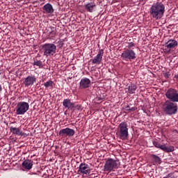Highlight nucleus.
Masks as SVG:
<instances>
[{
  "label": "nucleus",
  "mask_w": 178,
  "mask_h": 178,
  "mask_svg": "<svg viewBox=\"0 0 178 178\" xmlns=\"http://www.w3.org/2000/svg\"><path fill=\"white\" fill-rule=\"evenodd\" d=\"M165 13V5L162 3L157 2L153 4L150 8V15L156 20H159L163 17Z\"/></svg>",
  "instance_id": "obj_1"
},
{
  "label": "nucleus",
  "mask_w": 178,
  "mask_h": 178,
  "mask_svg": "<svg viewBox=\"0 0 178 178\" xmlns=\"http://www.w3.org/2000/svg\"><path fill=\"white\" fill-rule=\"evenodd\" d=\"M177 102H171L166 100L163 104V110L165 115H176L177 113Z\"/></svg>",
  "instance_id": "obj_2"
},
{
  "label": "nucleus",
  "mask_w": 178,
  "mask_h": 178,
  "mask_svg": "<svg viewBox=\"0 0 178 178\" xmlns=\"http://www.w3.org/2000/svg\"><path fill=\"white\" fill-rule=\"evenodd\" d=\"M120 166V162L119 160H115L113 159H108L104 165V172H115V169H119Z\"/></svg>",
  "instance_id": "obj_3"
},
{
  "label": "nucleus",
  "mask_w": 178,
  "mask_h": 178,
  "mask_svg": "<svg viewBox=\"0 0 178 178\" xmlns=\"http://www.w3.org/2000/svg\"><path fill=\"white\" fill-rule=\"evenodd\" d=\"M44 56H54L56 54V45L54 43H46L42 46Z\"/></svg>",
  "instance_id": "obj_4"
},
{
  "label": "nucleus",
  "mask_w": 178,
  "mask_h": 178,
  "mask_svg": "<svg viewBox=\"0 0 178 178\" xmlns=\"http://www.w3.org/2000/svg\"><path fill=\"white\" fill-rule=\"evenodd\" d=\"M119 136L121 140H127L129 138V128L127 125V122H122L119 126Z\"/></svg>",
  "instance_id": "obj_5"
},
{
  "label": "nucleus",
  "mask_w": 178,
  "mask_h": 178,
  "mask_svg": "<svg viewBox=\"0 0 178 178\" xmlns=\"http://www.w3.org/2000/svg\"><path fill=\"white\" fill-rule=\"evenodd\" d=\"M30 109V104L26 102H20L17 104L16 115H24Z\"/></svg>",
  "instance_id": "obj_6"
},
{
  "label": "nucleus",
  "mask_w": 178,
  "mask_h": 178,
  "mask_svg": "<svg viewBox=\"0 0 178 178\" xmlns=\"http://www.w3.org/2000/svg\"><path fill=\"white\" fill-rule=\"evenodd\" d=\"M165 97L168 101L178 102V91L175 88H168L165 92Z\"/></svg>",
  "instance_id": "obj_7"
},
{
  "label": "nucleus",
  "mask_w": 178,
  "mask_h": 178,
  "mask_svg": "<svg viewBox=\"0 0 178 178\" xmlns=\"http://www.w3.org/2000/svg\"><path fill=\"white\" fill-rule=\"evenodd\" d=\"M121 58L123 60H134L137 58L136 52L130 49H127L122 51Z\"/></svg>",
  "instance_id": "obj_8"
},
{
  "label": "nucleus",
  "mask_w": 178,
  "mask_h": 178,
  "mask_svg": "<svg viewBox=\"0 0 178 178\" xmlns=\"http://www.w3.org/2000/svg\"><path fill=\"white\" fill-rule=\"evenodd\" d=\"M177 40L170 39L165 43L163 51L165 54H170L171 49H175L177 47Z\"/></svg>",
  "instance_id": "obj_9"
},
{
  "label": "nucleus",
  "mask_w": 178,
  "mask_h": 178,
  "mask_svg": "<svg viewBox=\"0 0 178 178\" xmlns=\"http://www.w3.org/2000/svg\"><path fill=\"white\" fill-rule=\"evenodd\" d=\"M78 172L79 175H86V176H88V175L91 173V168H90L88 164H86V163H81L79 165Z\"/></svg>",
  "instance_id": "obj_10"
},
{
  "label": "nucleus",
  "mask_w": 178,
  "mask_h": 178,
  "mask_svg": "<svg viewBox=\"0 0 178 178\" xmlns=\"http://www.w3.org/2000/svg\"><path fill=\"white\" fill-rule=\"evenodd\" d=\"M60 136L62 137H73L74 134H76V131L74 129L70 128H65L60 131L59 132Z\"/></svg>",
  "instance_id": "obj_11"
},
{
  "label": "nucleus",
  "mask_w": 178,
  "mask_h": 178,
  "mask_svg": "<svg viewBox=\"0 0 178 178\" xmlns=\"http://www.w3.org/2000/svg\"><path fill=\"white\" fill-rule=\"evenodd\" d=\"M153 144L156 148H159L160 149H162V151H164V152H173V151H175V147L173 146L168 147L166 145H161L158 142H154Z\"/></svg>",
  "instance_id": "obj_12"
},
{
  "label": "nucleus",
  "mask_w": 178,
  "mask_h": 178,
  "mask_svg": "<svg viewBox=\"0 0 178 178\" xmlns=\"http://www.w3.org/2000/svg\"><path fill=\"white\" fill-rule=\"evenodd\" d=\"M102 56H104V49H99L96 56L92 60V63L99 65L102 62Z\"/></svg>",
  "instance_id": "obj_13"
},
{
  "label": "nucleus",
  "mask_w": 178,
  "mask_h": 178,
  "mask_svg": "<svg viewBox=\"0 0 178 178\" xmlns=\"http://www.w3.org/2000/svg\"><path fill=\"white\" fill-rule=\"evenodd\" d=\"M91 86V80L88 78H83L81 79L79 83V88L81 90H84L86 88H88Z\"/></svg>",
  "instance_id": "obj_14"
},
{
  "label": "nucleus",
  "mask_w": 178,
  "mask_h": 178,
  "mask_svg": "<svg viewBox=\"0 0 178 178\" xmlns=\"http://www.w3.org/2000/svg\"><path fill=\"white\" fill-rule=\"evenodd\" d=\"M37 81V78H35V76H28L26 78H25L24 81V84L25 87H30V86H33L34 83Z\"/></svg>",
  "instance_id": "obj_15"
},
{
  "label": "nucleus",
  "mask_w": 178,
  "mask_h": 178,
  "mask_svg": "<svg viewBox=\"0 0 178 178\" xmlns=\"http://www.w3.org/2000/svg\"><path fill=\"white\" fill-rule=\"evenodd\" d=\"M85 8L86 9L87 12H90L92 13L97 9V3L94 2L88 3L85 5Z\"/></svg>",
  "instance_id": "obj_16"
},
{
  "label": "nucleus",
  "mask_w": 178,
  "mask_h": 178,
  "mask_svg": "<svg viewBox=\"0 0 178 178\" xmlns=\"http://www.w3.org/2000/svg\"><path fill=\"white\" fill-rule=\"evenodd\" d=\"M10 133H13V134H15V136H27L25 133L20 131V128L10 127Z\"/></svg>",
  "instance_id": "obj_17"
},
{
  "label": "nucleus",
  "mask_w": 178,
  "mask_h": 178,
  "mask_svg": "<svg viewBox=\"0 0 178 178\" xmlns=\"http://www.w3.org/2000/svg\"><path fill=\"white\" fill-rule=\"evenodd\" d=\"M22 168L26 169L27 170H30L33 168V161L30 159H26L22 162Z\"/></svg>",
  "instance_id": "obj_18"
},
{
  "label": "nucleus",
  "mask_w": 178,
  "mask_h": 178,
  "mask_svg": "<svg viewBox=\"0 0 178 178\" xmlns=\"http://www.w3.org/2000/svg\"><path fill=\"white\" fill-rule=\"evenodd\" d=\"M43 10H44L46 13H50L51 15V13H54V12H55V10H54V7L49 3H46L43 6Z\"/></svg>",
  "instance_id": "obj_19"
},
{
  "label": "nucleus",
  "mask_w": 178,
  "mask_h": 178,
  "mask_svg": "<svg viewBox=\"0 0 178 178\" xmlns=\"http://www.w3.org/2000/svg\"><path fill=\"white\" fill-rule=\"evenodd\" d=\"M74 104V103L72 102V101H70V99H65L63 102V106H64V108H67V109H70V111H72Z\"/></svg>",
  "instance_id": "obj_20"
},
{
  "label": "nucleus",
  "mask_w": 178,
  "mask_h": 178,
  "mask_svg": "<svg viewBox=\"0 0 178 178\" xmlns=\"http://www.w3.org/2000/svg\"><path fill=\"white\" fill-rule=\"evenodd\" d=\"M151 156L153 159L154 165H161V163H162V159H161L159 156L155 154H152Z\"/></svg>",
  "instance_id": "obj_21"
},
{
  "label": "nucleus",
  "mask_w": 178,
  "mask_h": 178,
  "mask_svg": "<svg viewBox=\"0 0 178 178\" xmlns=\"http://www.w3.org/2000/svg\"><path fill=\"white\" fill-rule=\"evenodd\" d=\"M128 93L131 94H136V90H137V86L135 84H131L127 88Z\"/></svg>",
  "instance_id": "obj_22"
},
{
  "label": "nucleus",
  "mask_w": 178,
  "mask_h": 178,
  "mask_svg": "<svg viewBox=\"0 0 178 178\" xmlns=\"http://www.w3.org/2000/svg\"><path fill=\"white\" fill-rule=\"evenodd\" d=\"M71 111H83V107L80 104H75L74 103L72 108H71Z\"/></svg>",
  "instance_id": "obj_23"
},
{
  "label": "nucleus",
  "mask_w": 178,
  "mask_h": 178,
  "mask_svg": "<svg viewBox=\"0 0 178 178\" xmlns=\"http://www.w3.org/2000/svg\"><path fill=\"white\" fill-rule=\"evenodd\" d=\"M125 111H128L130 112H134V111H137V107L134 106V107L130 108V106H126Z\"/></svg>",
  "instance_id": "obj_24"
},
{
  "label": "nucleus",
  "mask_w": 178,
  "mask_h": 178,
  "mask_svg": "<svg viewBox=\"0 0 178 178\" xmlns=\"http://www.w3.org/2000/svg\"><path fill=\"white\" fill-rule=\"evenodd\" d=\"M54 82L52 81H48L44 83L45 88H48L49 87H52Z\"/></svg>",
  "instance_id": "obj_25"
},
{
  "label": "nucleus",
  "mask_w": 178,
  "mask_h": 178,
  "mask_svg": "<svg viewBox=\"0 0 178 178\" xmlns=\"http://www.w3.org/2000/svg\"><path fill=\"white\" fill-rule=\"evenodd\" d=\"M51 31L49 32V35L54 37L56 35V29L54 27H51Z\"/></svg>",
  "instance_id": "obj_26"
},
{
  "label": "nucleus",
  "mask_w": 178,
  "mask_h": 178,
  "mask_svg": "<svg viewBox=\"0 0 178 178\" xmlns=\"http://www.w3.org/2000/svg\"><path fill=\"white\" fill-rule=\"evenodd\" d=\"M34 66H39L41 67L42 66V62L41 60H36L33 63Z\"/></svg>",
  "instance_id": "obj_27"
},
{
  "label": "nucleus",
  "mask_w": 178,
  "mask_h": 178,
  "mask_svg": "<svg viewBox=\"0 0 178 178\" xmlns=\"http://www.w3.org/2000/svg\"><path fill=\"white\" fill-rule=\"evenodd\" d=\"M134 47H136V44H134V42H128V46H127V48H129L128 49L134 48Z\"/></svg>",
  "instance_id": "obj_28"
},
{
  "label": "nucleus",
  "mask_w": 178,
  "mask_h": 178,
  "mask_svg": "<svg viewBox=\"0 0 178 178\" xmlns=\"http://www.w3.org/2000/svg\"><path fill=\"white\" fill-rule=\"evenodd\" d=\"M165 79H169L170 77V72H167L163 73Z\"/></svg>",
  "instance_id": "obj_29"
},
{
  "label": "nucleus",
  "mask_w": 178,
  "mask_h": 178,
  "mask_svg": "<svg viewBox=\"0 0 178 178\" xmlns=\"http://www.w3.org/2000/svg\"><path fill=\"white\" fill-rule=\"evenodd\" d=\"M163 178H175V176H173V174L170 173L167 176L163 177Z\"/></svg>",
  "instance_id": "obj_30"
},
{
  "label": "nucleus",
  "mask_w": 178,
  "mask_h": 178,
  "mask_svg": "<svg viewBox=\"0 0 178 178\" xmlns=\"http://www.w3.org/2000/svg\"><path fill=\"white\" fill-rule=\"evenodd\" d=\"M175 77L176 80H177V81H178V74L177 75H175Z\"/></svg>",
  "instance_id": "obj_31"
},
{
  "label": "nucleus",
  "mask_w": 178,
  "mask_h": 178,
  "mask_svg": "<svg viewBox=\"0 0 178 178\" xmlns=\"http://www.w3.org/2000/svg\"><path fill=\"white\" fill-rule=\"evenodd\" d=\"M102 98H101V97H98V98H97V100H98V101H102Z\"/></svg>",
  "instance_id": "obj_32"
},
{
  "label": "nucleus",
  "mask_w": 178,
  "mask_h": 178,
  "mask_svg": "<svg viewBox=\"0 0 178 178\" xmlns=\"http://www.w3.org/2000/svg\"><path fill=\"white\" fill-rule=\"evenodd\" d=\"M2 91V86L0 85V92Z\"/></svg>",
  "instance_id": "obj_33"
},
{
  "label": "nucleus",
  "mask_w": 178,
  "mask_h": 178,
  "mask_svg": "<svg viewBox=\"0 0 178 178\" xmlns=\"http://www.w3.org/2000/svg\"><path fill=\"white\" fill-rule=\"evenodd\" d=\"M0 74H2V71L0 70Z\"/></svg>",
  "instance_id": "obj_34"
}]
</instances>
